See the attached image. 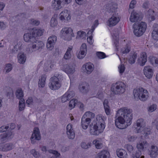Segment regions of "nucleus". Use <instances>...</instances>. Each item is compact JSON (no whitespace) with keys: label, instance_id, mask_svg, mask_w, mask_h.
<instances>
[{"label":"nucleus","instance_id":"1","mask_svg":"<svg viewBox=\"0 0 158 158\" xmlns=\"http://www.w3.org/2000/svg\"><path fill=\"white\" fill-rule=\"evenodd\" d=\"M132 110L124 107L119 110L117 114L118 116L115 120V125L120 129H123L130 125L132 118Z\"/></svg>","mask_w":158,"mask_h":158},{"label":"nucleus","instance_id":"2","mask_svg":"<svg viewBox=\"0 0 158 158\" xmlns=\"http://www.w3.org/2000/svg\"><path fill=\"white\" fill-rule=\"evenodd\" d=\"M97 122L93 127H91L90 132L92 135H98L102 133L105 127L104 121L101 114L97 116Z\"/></svg>","mask_w":158,"mask_h":158},{"label":"nucleus","instance_id":"3","mask_svg":"<svg viewBox=\"0 0 158 158\" xmlns=\"http://www.w3.org/2000/svg\"><path fill=\"white\" fill-rule=\"evenodd\" d=\"M133 94L135 98L138 100L146 101L149 97L148 92L143 88H136L134 89Z\"/></svg>","mask_w":158,"mask_h":158},{"label":"nucleus","instance_id":"4","mask_svg":"<svg viewBox=\"0 0 158 158\" xmlns=\"http://www.w3.org/2000/svg\"><path fill=\"white\" fill-rule=\"evenodd\" d=\"M147 27V24L144 22H142L138 24L134 23L132 27L134 34L136 36H141L145 31Z\"/></svg>","mask_w":158,"mask_h":158},{"label":"nucleus","instance_id":"5","mask_svg":"<svg viewBox=\"0 0 158 158\" xmlns=\"http://www.w3.org/2000/svg\"><path fill=\"white\" fill-rule=\"evenodd\" d=\"M62 76L60 74H57L56 76H54L50 79V82L48 84L50 88L53 90L59 89L61 86L59 82L62 78Z\"/></svg>","mask_w":158,"mask_h":158},{"label":"nucleus","instance_id":"6","mask_svg":"<svg viewBox=\"0 0 158 158\" xmlns=\"http://www.w3.org/2000/svg\"><path fill=\"white\" fill-rule=\"evenodd\" d=\"M126 85L122 82H117L113 84L111 87L112 92L116 94H120L125 92Z\"/></svg>","mask_w":158,"mask_h":158},{"label":"nucleus","instance_id":"7","mask_svg":"<svg viewBox=\"0 0 158 158\" xmlns=\"http://www.w3.org/2000/svg\"><path fill=\"white\" fill-rule=\"evenodd\" d=\"M41 139V136L39 129L37 127H35L31 137V143L34 144L36 141H39Z\"/></svg>","mask_w":158,"mask_h":158},{"label":"nucleus","instance_id":"8","mask_svg":"<svg viewBox=\"0 0 158 158\" xmlns=\"http://www.w3.org/2000/svg\"><path fill=\"white\" fill-rule=\"evenodd\" d=\"M66 133L67 137L70 139H73L75 137V134L71 124H69L66 127Z\"/></svg>","mask_w":158,"mask_h":158},{"label":"nucleus","instance_id":"9","mask_svg":"<svg viewBox=\"0 0 158 158\" xmlns=\"http://www.w3.org/2000/svg\"><path fill=\"white\" fill-rule=\"evenodd\" d=\"M31 33L32 35L33 36L34 38L37 40L40 37L43 35L44 30L43 29L34 28L31 30Z\"/></svg>","mask_w":158,"mask_h":158},{"label":"nucleus","instance_id":"10","mask_svg":"<svg viewBox=\"0 0 158 158\" xmlns=\"http://www.w3.org/2000/svg\"><path fill=\"white\" fill-rule=\"evenodd\" d=\"M120 19L116 15H113L107 21L108 26L112 27L116 25L119 22Z\"/></svg>","mask_w":158,"mask_h":158},{"label":"nucleus","instance_id":"11","mask_svg":"<svg viewBox=\"0 0 158 158\" xmlns=\"http://www.w3.org/2000/svg\"><path fill=\"white\" fill-rule=\"evenodd\" d=\"M31 34V31L30 33H25L23 36L24 40L25 42H30L31 44L35 43L37 42V40L34 38Z\"/></svg>","mask_w":158,"mask_h":158},{"label":"nucleus","instance_id":"12","mask_svg":"<svg viewBox=\"0 0 158 158\" xmlns=\"http://www.w3.org/2000/svg\"><path fill=\"white\" fill-rule=\"evenodd\" d=\"M143 71L144 74L146 77L148 79L152 78L153 75V70L151 67L149 66H145Z\"/></svg>","mask_w":158,"mask_h":158},{"label":"nucleus","instance_id":"13","mask_svg":"<svg viewBox=\"0 0 158 158\" xmlns=\"http://www.w3.org/2000/svg\"><path fill=\"white\" fill-rule=\"evenodd\" d=\"M129 19L131 22L134 23L140 20L141 17L139 13L133 10L131 13Z\"/></svg>","mask_w":158,"mask_h":158},{"label":"nucleus","instance_id":"14","mask_svg":"<svg viewBox=\"0 0 158 158\" xmlns=\"http://www.w3.org/2000/svg\"><path fill=\"white\" fill-rule=\"evenodd\" d=\"M84 72L87 74H90L94 69V65L90 63H87L83 65L82 67Z\"/></svg>","mask_w":158,"mask_h":158},{"label":"nucleus","instance_id":"15","mask_svg":"<svg viewBox=\"0 0 158 158\" xmlns=\"http://www.w3.org/2000/svg\"><path fill=\"white\" fill-rule=\"evenodd\" d=\"M80 91L84 94H87L89 90V86L86 82L80 83L78 87Z\"/></svg>","mask_w":158,"mask_h":158},{"label":"nucleus","instance_id":"16","mask_svg":"<svg viewBox=\"0 0 158 158\" xmlns=\"http://www.w3.org/2000/svg\"><path fill=\"white\" fill-rule=\"evenodd\" d=\"M56 37L55 35L50 36L48 40L47 44V47L48 48L52 49L53 48L54 44L56 41Z\"/></svg>","mask_w":158,"mask_h":158},{"label":"nucleus","instance_id":"17","mask_svg":"<svg viewBox=\"0 0 158 158\" xmlns=\"http://www.w3.org/2000/svg\"><path fill=\"white\" fill-rule=\"evenodd\" d=\"M148 145V144L146 141H140L137 143L136 147L138 150V151L141 152L145 150Z\"/></svg>","mask_w":158,"mask_h":158},{"label":"nucleus","instance_id":"18","mask_svg":"<svg viewBox=\"0 0 158 158\" xmlns=\"http://www.w3.org/2000/svg\"><path fill=\"white\" fill-rule=\"evenodd\" d=\"M60 19L61 20H69L70 19L69 12L67 10H65L62 11L60 15Z\"/></svg>","mask_w":158,"mask_h":158},{"label":"nucleus","instance_id":"19","mask_svg":"<svg viewBox=\"0 0 158 158\" xmlns=\"http://www.w3.org/2000/svg\"><path fill=\"white\" fill-rule=\"evenodd\" d=\"M136 126L137 127L136 129L137 131V133H139L141 132V131L143 130V128L145 126L144 120L143 119H138L136 121Z\"/></svg>","mask_w":158,"mask_h":158},{"label":"nucleus","instance_id":"20","mask_svg":"<svg viewBox=\"0 0 158 158\" xmlns=\"http://www.w3.org/2000/svg\"><path fill=\"white\" fill-rule=\"evenodd\" d=\"M61 32L62 34H65L70 36V39H71L72 37L74 36V34L73 32V30L70 27H65L62 29Z\"/></svg>","mask_w":158,"mask_h":158},{"label":"nucleus","instance_id":"21","mask_svg":"<svg viewBox=\"0 0 158 158\" xmlns=\"http://www.w3.org/2000/svg\"><path fill=\"white\" fill-rule=\"evenodd\" d=\"M110 153L106 150H103L98 153L96 155V158H107L109 157Z\"/></svg>","mask_w":158,"mask_h":158},{"label":"nucleus","instance_id":"22","mask_svg":"<svg viewBox=\"0 0 158 158\" xmlns=\"http://www.w3.org/2000/svg\"><path fill=\"white\" fill-rule=\"evenodd\" d=\"M29 46L30 48H36L38 49L44 48V44L42 42H39L38 43L36 42L35 43L30 44Z\"/></svg>","mask_w":158,"mask_h":158},{"label":"nucleus","instance_id":"23","mask_svg":"<svg viewBox=\"0 0 158 158\" xmlns=\"http://www.w3.org/2000/svg\"><path fill=\"white\" fill-rule=\"evenodd\" d=\"M158 155V149L156 146L152 145L150 152V157L152 158L156 157Z\"/></svg>","mask_w":158,"mask_h":158},{"label":"nucleus","instance_id":"24","mask_svg":"<svg viewBox=\"0 0 158 158\" xmlns=\"http://www.w3.org/2000/svg\"><path fill=\"white\" fill-rule=\"evenodd\" d=\"M116 153L119 158H126L127 156V152L125 150L123 149H117Z\"/></svg>","mask_w":158,"mask_h":158},{"label":"nucleus","instance_id":"25","mask_svg":"<svg viewBox=\"0 0 158 158\" xmlns=\"http://www.w3.org/2000/svg\"><path fill=\"white\" fill-rule=\"evenodd\" d=\"M139 63L141 66L144 65L147 61L146 53L145 52L142 53L140 59L138 60Z\"/></svg>","mask_w":158,"mask_h":158},{"label":"nucleus","instance_id":"26","mask_svg":"<svg viewBox=\"0 0 158 158\" xmlns=\"http://www.w3.org/2000/svg\"><path fill=\"white\" fill-rule=\"evenodd\" d=\"M90 122L89 119L83 116L81 119V125L82 128L84 129H87Z\"/></svg>","mask_w":158,"mask_h":158},{"label":"nucleus","instance_id":"27","mask_svg":"<svg viewBox=\"0 0 158 158\" xmlns=\"http://www.w3.org/2000/svg\"><path fill=\"white\" fill-rule=\"evenodd\" d=\"M63 70L68 74H72L74 73L75 71V69L72 68L68 64L64 65Z\"/></svg>","mask_w":158,"mask_h":158},{"label":"nucleus","instance_id":"28","mask_svg":"<svg viewBox=\"0 0 158 158\" xmlns=\"http://www.w3.org/2000/svg\"><path fill=\"white\" fill-rule=\"evenodd\" d=\"M62 0H54L52 1V8L56 10L61 8V3Z\"/></svg>","mask_w":158,"mask_h":158},{"label":"nucleus","instance_id":"29","mask_svg":"<svg viewBox=\"0 0 158 158\" xmlns=\"http://www.w3.org/2000/svg\"><path fill=\"white\" fill-rule=\"evenodd\" d=\"M117 8V5L116 4L112 3L108 4L106 6L107 10L109 13L115 11Z\"/></svg>","mask_w":158,"mask_h":158},{"label":"nucleus","instance_id":"30","mask_svg":"<svg viewBox=\"0 0 158 158\" xmlns=\"http://www.w3.org/2000/svg\"><path fill=\"white\" fill-rule=\"evenodd\" d=\"M137 57V54L135 52H133L131 53V55L128 58V61L131 64H132L135 63V60Z\"/></svg>","mask_w":158,"mask_h":158},{"label":"nucleus","instance_id":"31","mask_svg":"<svg viewBox=\"0 0 158 158\" xmlns=\"http://www.w3.org/2000/svg\"><path fill=\"white\" fill-rule=\"evenodd\" d=\"M2 151H7L12 150L14 148V145L11 143H8L2 146Z\"/></svg>","mask_w":158,"mask_h":158},{"label":"nucleus","instance_id":"32","mask_svg":"<svg viewBox=\"0 0 158 158\" xmlns=\"http://www.w3.org/2000/svg\"><path fill=\"white\" fill-rule=\"evenodd\" d=\"M103 104L106 114L107 115H110L111 110L108 105V100L106 99H105L103 102Z\"/></svg>","mask_w":158,"mask_h":158},{"label":"nucleus","instance_id":"33","mask_svg":"<svg viewBox=\"0 0 158 158\" xmlns=\"http://www.w3.org/2000/svg\"><path fill=\"white\" fill-rule=\"evenodd\" d=\"M26 58V56L23 53L20 52L18 54V60L20 64H24L25 62Z\"/></svg>","mask_w":158,"mask_h":158},{"label":"nucleus","instance_id":"34","mask_svg":"<svg viewBox=\"0 0 158 158\" xmlns=\"http://www.w3.org/2000/svg\"><path fill=\"white\" fill-rule=\"evenodd\" d=\"M46 79V76L45 75H43L41 76V78L39 79V85L41 87H44L45 85V81Z\"/></svg>","mask_w":158,"mask_h":158},{"label":"nucleus","instance_id":"35","mask_svg":"<svg viewBox=\"0 0 158 158\" xmlns=\"http://www.w3.org/2000/svg\"><path fill=\"white\" fill-rule=\"evenodd\" d=\"M83 116L87 119H89L91 121V119L94 117L95 114L90 111H87L84 114Z\"/></svg>","mask_w":158,"mask_h":158},{"label":"nucleus","instance_id":"36","mask_svg":"<svg viewBox=\"0 0 158 158\" xmlns=\"http://www.w3.org/2000/svg\"><path fill=\"white\" fill-rule=\"evenodd\" d=\"M15 94L16 97L19 99L20 100L21 99H23L22 98L23 96V92L21 89H17L15 93Z\"/></svg>","mask_w":158,"mask_h":158},{"label":"nucleus","instance_id":"37","mask_svg":"<svg viewBox=\"0 0 158 158\" xmlns=\"http://www.w3.org/2000/svg\"><path fill=\"white\" fill-rule=\"evenodd\" d=\"M25 104L24 99H21L19 102V110L21 111L23 110L25 107Z\"/></svg>","mask_w":158,"mask_h":158},{"label":"nucleus","instance_id":"38","mask_svg":"<svg viewBox=\"0 0 158 158\" xmlns=\"http://www.w3.org/2000/svg\"><path fill=\"white\" fill-rule=\"evenodd\" d=\"M152 37L156 40H158V29L157 28L153 30L152 33Z\"/></svg>","mask_w":158,"mask_h":158},{"label":"nucleus","instance_id":"39","mask_svg":"<svg viewBox=\"0 0 158 158\" xmlns=\"http://www.w3.org/2000/svg\"><path fill=\"white\" fill-rule=\"evenodd\" d=\"M85 52L84 50L80 51L79 52H77V58L79 59H82L85 56L86 54L87 50Z\"/></svg>","mask_w":158,"mask_h":158},{"label":"nucleus","instance_id":"40","mask_svg":"<svg viewBox=\"0 0 158 158\" xmlns=\"http://www.w3.org/2000/svg\"><path fill=\"white\" fill-rule=\"evenodd\" d=\"M77 100L76 99H72L69 102V107L71 109L75 107L76 104H77Z\"/></svg>","mask_w":158,"mask_h":158},{"label":"nucleus","instance_id":"41","mask_svg":"<svg viewBox=\"0 0 158 158\" xmlns=\"http://www.w3.org/2000/svg\"><path fill=\"white\" fill-rule=\"evenodd\" d=\"M150 60L151 64L153 65H155L156 66H158V58L155 57L150 58Z\"/></svg>","mask_w":158,"mask_h":158},{"label":"nucleus","instance_id":"42","mask_svg":"<svg viewBox=\"0 0 158 158\" xmlns=\"http://www.w3.org/2000/svg\"><path fill=\"white\" fill-rule=\"evenodd\" d=\"M148 18L149 19H151V20H153L155 19L154 16V11L151 9H149L148 12Z\"/></svg>","mask_w":158,"mask_h":158},{"label":"nucleus","instance_id":"43","mask_svg":"<svg viewBox=\"0 0 158 158\" xmlns=\"http://www.w3.org/2000/svg\"><path fill=\"white\" fill-rule=\"evenodd\" d=\"M93 143L95 145L97 148L100 149L102 147V144L101 142L98 140L95 139L93 140Z\"/></svg>","mask_w":158,"mask_h":158},{"label":"nucleus","instance_id":"44","mask_svg":"<svg viewBox=\"0 0 158 158\" xmlns=\"http://www.w3.org/2000/svg\"><path fill=\"white\" fill-rule=\"evenodd\" d=\"M77 38L83 39L85 38L86 36L85 32L81 31H78L77 32Z\"/></svg>","mask_w":158,"mask_h":158},{"label":"nucleus","instance_id":"45","mask_svg":"<svg viewBox=\"0 0 158 158\" xmlns=\"http://www.w3.org/2000/svg\"><path fill=\"white\" fill-rule=\"evenodd\" d=\"M57 22L56 18L53 17L51 19L50 21V26L52 27H54L57 26Z\"/></svg>","mask_w":158,"mask_h":158},{"label":"nucleus","instance_id":"46","mask_svg":"<svg viewBox=\"0 0 158 158\" xmlns=\"http://www.w3.org/2000/svg\"><path fill=\"white\" fill-rule=\"evenodd\" d=\"M12 65L10 64H6L4 71H5L6 73H7L10 72L12 70Z\"/></svg>","mask_w":158,"mask_h":158},{"label":"nucleus","instance_id":"47","mask_svg":"<svg viewBox=\"0 0 158 158\" xmlns=\"http://www.w3.org/2000/svg\"><path fill=\"white\" fill-rule=\"evenodd\" d=\"M50 152L54 155V156H52L51 158H57V157H59L60 156V153H58L56 151L51 150Z\"/></svg>","mask_w":158,"mask_h":158},{"label":"nucleus","instance_id":"48","mask_svg":"<svg viewBox=\"0 0 158 158\" xmlns=\"http://www.w3.org/2000/svg\"><path fill=\"white\" fill-rule=\"evenodd\" d=\"M96 55L98 58L100 59H103L106 57L105 53L102 52H97Z\"/></svg>","mask_w":158,"mask_h":158},{"label":"nucleus","instance_id":"49","mask_svg":"<svg viewBox=\"0 0 158 158\" xmlns=\"http://www.w3.org/2000/svg\"><path fill=\"white\" fill-rule=\"evenodd\" d=\"M91 143H89L87 144L85 142H83L81 143V146L82 148L84 149H87L91 146Z\"/></svg>","mask_w":158,"mask_h":158},{"label":"nucleus","instance_id":"50","mask_svg":"<svg viewBox=\"0 0 158 158\" xmlns=\"http://www.w3.org/2000/svg\"><path fill=\"white\" fill-rule=\"evenodd\" d=\"M141 155V153L139 151H137L132 154V158H139Z\"/></svg>","mask_w":158,"mask_h":158},{"label":"nucleus","instance_id":"51","mask_svg":"<svg viewBox=\"0 0 158 158\" xmlns=\"http://www.w3.org/2000/svg\"><path fill=\"white\" fill-rule=\"evenodd\" d=\"M65 94L69 99H71L75 95V93L73 91H68Z\"/></svg>","mask_w":158,"mask_h":158},{"label":"nucleus","instance_id":"52","mask_svg":"<svg viewBox=\"0 0 158 158\" xmlns=\"http://www.w3.org/2000/svg\"><path fill=\"white\" fill-rule=\"evenodd\" d=\"M118 68L119 73L120 74H122L124 72L125 68L123 64H121L119 66Z\"/></svg>","mask_w":158,"mask_h":158},{"label":"nucleus","instance_id":"53","mask_svg":"<svg viewBox=\"0 0 158 158\" xmlns=\"http://www.w3.org/2000/svg\"><path fill=\"white\" fill-rule=\"evenodd\" d=\"M71 54L70 53V50H67V51L65 53L64 57L66 59H69L70 58Z\"/></svg>","mask_w":158,"mask_h":158},{"label":"nucleus","instance_id":"54","mask_svg":"<svg viewBox=\"0 0 158 158\" xmlns=\"http://www.w3.org/2000/svg\"><path fill=\"white\" fill-rule=\"evenodd\" d=\"M1 142H2L6 140L8 138V135L7 133H5L2 135H1Z\"/></svg>","mask_w":158,"mask_h":158},{"label":"nucleus","instance_id":"55","mask_svg":"<svg viewBox=\"0 0 158 158\" xmlns=\"http://www.w3.org/2000/svg\"><path fill=\"white\" fill-rule=\"evenodd\" d=\"M125 146L128 151L130 152H131L133 150V147L131 145L127 144Z\"/></svg>","mask_w":158,"mask_h":158},{"label":"nucleus","instance_id":"56","mask_svg":"<svg viewBox=\"0 0 158 158\" xmlns=\"http://www.w3.org/2000/svg\"><path fill=\"white\" fill-rule=\"evenodd\" d=\"M61 99L62 102H65L69 100L66 94L61 97Z\"/></svg>","mask_w":158,"mask_h":158},{"label":"nucleus","instance_id":"57","mask_svg":"<svg viewBox=\"0 0 158 158\" xmlns=\"http://www.w3.org/2000/svg\"><path fill=\"white\" fill-rule=\"evenodd\" d=\"M128 140L129 142H133L136 138V137L133 135H129L127 137Z\"/></svg>","mask_w":158,"mask_h":158},{"label":"nucleus","instance_id":"58","mask_svg":"<svg viewBox=\"0 0 158 158\" xmlns=\"http://www.w3.org/2000/svg\"><path fill=\"white\" fill-rule=\"evenodd\" d=\"M136 3V1L135 0H132L131 2L129 8H134Z\"/></svg>","mask_w":158,"mask_h":158},{"label":"nucleus","instance_id":"59","mask_svg":"<svg viewBox=\"0 0 158 158\" xmlns=\"http://www.w3.org/2000/svg\"><path fill=\"white\" fill-rule=\"evenodd\" d=\"M96 97L100 99H102L104 97L103 93L101 92H98L96 95Z\"/></svg>","mask_w":158,"mask_h":158},{"label":"nucleus","instance_id":"60","mask_svg":"<svg viewBox=\"0 0 158 158\" xmlns=\"http://www.w3.org/2000/svg\"><path fill=\"white\" fill-rule=\"evenodd\" d=\"M9 128V126H2L0 127V132H3L6 131Z\"/></svg>","mask_w":158,"mask_h":158},{"label":"nucleus","instance_id":"61","mask_svg":"<svg viewBox=\"0 0 158 158\" xmlns=\"http://www.w3.org/2000/svg\"><path fill=\"white\" fill-rule=\"evenodd\" d=\"M156 105L153 104L149 107V110L151 112H152L156 110Z\"/></svg>","mask_w":158,"mask_h":158},{"label":"nucleus","instance_id":"62","mask_svg":"<svg viewBox=\"0 0 158 158\" xmlns=\"http://www.w3.org/2000/svg\"><path fill=\"white\" fill-rule=\"evenodd\" d=\"M87 42L90 44H91L93 43V40H92V35H89V36H87Z\"/></svg>","mask_w":158,"mask_h":158},{"label":"nucleus","instance_id":"63","mask_svg":"<svg viewBox=\"0 0 158 158\" xmlns=\"http://www.w3.org/2000/svg\"><path fill=\"white\" fill-rule=\"evenodd\" d=\"M31 23L32 24L36 26L39 25L40 23V22L38 20H35L34 19L31 20Z\"/></svg>","mask_w":158,"mask_h":158},{"label":"nucleus","instance_id":"64","mask_svg":"<svg viewBox=\"0 0 158 158\" xmlns=\"http://www.w3.org/2000/svg\"><path fill=\"white\" fill-rule=\"evenodd\" d=\"M94 28L93 26H92V28L89 30L87 34V36H89V35H92V33L94 30Z\"/></svg>","mask_w":158,"mask_h":158}]
</instances>
